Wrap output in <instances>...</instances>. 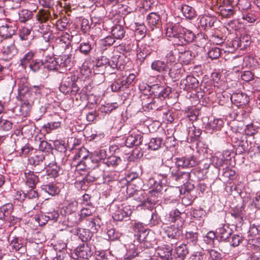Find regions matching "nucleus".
Listing matches in <instances>:
<instances>
[{"label": "nucleus", "instance_id": "052dcab7", "mask_svg": "<svg viewBox=\"0 0 260 260\" xmlns=\"http://www.w3.org/2000/svg\"><path fill=\"white\" fill-rule=\"evenodd\" d=\"M13 126V123L9 120L1 118L0 119V131L7 132L11 130Z\"/></svg>", "mask_w": 260, "mask_h": 260}, {"label": "nucleus", "instance_id": "7c9ffc66", "mask_svg": "<svg viewBox=\"0 0 260 260\" xmlns=\"http://www.w3.org/2000/svg\"><path fill=\"white\" fill-rule=\"evenodd\" d=\"M47 176L52 178H55L59 175L60 167L55 161H52L48 164L46 163V168Z\"/></svg>", "mask_w": 260, "mask_h": 260}, {"label": "nucleus", "instance_id": "393cba45", "mask_svg": "<svg viewBox=\"0 0 260 260\" xmlns=\"http://www.w3.org/2000/svg\"><path fill=\"white\" fill-rule=\"evenodd\" d=\"M16 31V26L10 23L0 26V36L4 39L11 38Z\"/></svg>", "mask_w": 260, "mask_h": 260}, {"label": "nucleus", "instance_id": "4d7b16f0", "mask_svg": "<svg viewBox=\"0 0 260 260\" xmlns=\"http://www.w3.org/2000/svg\"><path fill=\"white\" fill-rule=\"evenodd\" d=\"M162 144V139L160 138H153L148 143V148L152 150H158Z\"/></svg>", "mask_w": 260, "mask_h": 260}, {"label": "nucleus", "instance_id": "5701e85b", "mask_svg": "<svg viewBox=\"0 0 260 260\" xmlns=\"http://www.w3.org/2000/svg\"><path fill=\"white\" fill-rule=\"evenodd\" d=\"M231 100L237 107L245 105L249 102V98L246 94L243 92L234 93L231 95Z\"/></svg>", "mask_w": 260, "mask_h": 260}, {"label": "nucleus", "instance_id": "6e6552de", "mask_svg": "<svg viewBox=\"0 0 260 260\" xmlns=\"http://www.w3.org/2000/svg\"><path fill=\"white\" fill-rule=\"evenodd\" d=\"M232 0H222V5L218 7V12L224 18H231L236 15V8L231 5Z\"/></svg>", "mask_w": 260, "mask_h": 260}, {"label": "nucleus", "instance_id": "72a5a7b5", "mask_svg": "<svg viewBox=\"0 0 260 260\" xmlns=\"http://www.w3.org/2000/svg\"><path fill=\"white\" fill-rule=\"evenodd\" d=\"M35 52L31 50L25 53L20 60V66L23 68L26 69L29 67V64L35 59Z\"/></svg>", "mask_w": 260, "mask_h": 260}, {"label": "nucleus", "instance_id": "1a4fd4ad", "mask_svg": "<svg viewBox=\"0 0 260 260\" xmlns=\"http://www.w3.org/2000/svg\"><path fill=\"white\" fill-rule=\"evenodd\" d=\"M199 86L198 80L193 76L187 75L185 78L181 79L180 83V88L187 92H190Z\"/></svg>", "mask_w": 260, "mask_h": 260}, {"label": "nucleus", "instance_id": "37998d69", "mask_svg": "<svg viewBox=\"0 0 260 260\" xmlns=\"http://www.w3.org/2000/svg\"><path fill=\"white\" fill-rule=\"evenodd\" d=\"M93 45L89 41L81 42L78 47L76 51H79L81 54L89 55L92 50Z\"/></svg>", "mask_w": 260, "mask_h": 260}, {"label": "nucleus", "instance_id": "aec40b11", "mask_svg": "<svg viewBox=\"0 0 260 260\" xmlns=\"http://www.w3.org/2000/svg\"><path fill=\"white\" fill-rule=\"evenodd\" d=\"M224 124L223 121L221 119L210 120L205 126L207 133L213 134L220 131Z\"/></svg>", "mask_w": 260, "mask_h": 260}, {"label": "nucleus", "instance_id": "dca6fc26", "mask_svg": "<svg viewBox=\"0 0 260 260\" xmlns=\"http://www.w3.org/2000/svg\"><path fill=\"white\" fill-rule=\"evenodd\" d=\"M75 254L79 258L88 259L93 254L91 247L89 244H82L79 245L75 250Z\"/></svg>", "mask_w": 260, "mask_h": 260}, {"label": "nucleus", "instance_id": "f03ea898", "mask_svg": "<svg viewBox=\"0 0 260 260\" xmlns=\"http://www.w3.org/2000/svg\"><path fill=\"white\" fill-rule=\"evenodd\" d=\"M150 87L146 84L139 85L142 94L140 96L142 109L144 111L149 112L151 110H161L165 106V102L160 101V99L150 96Z\"/></svg>", "mask_w": 260, "mask_h": 260}, {"label": "nucleus", "instance_id": "6ab92c4d", "mask_svg": "<svg viewBox=\"0 0 260 260\" xmlns=\"http://www.w3.org/2000/svg\"><path fill=\"white\" fill-rule=\"evenodd\" d=\"M245 132L246 135L253 137L255 144L260 143V127L258 125L253 123L248 124L246 126Z\"/></svg>", "mask_w": 260, "mask_h": 260}, {"label": "nucleus", "instance_id": "a18cd8bd", "mask_svg": "<svg viewBox=\"0 0 260 260\" xmlns=\"http://www.w3.org/2000/svg\"><path fill=\"white\" fill-rule=\"evenodd\" d=\"M175 252L178 260H183L189 252L187 245L182 244L177 246L176 248Z\"/></svg>", "mask_w": 260, "mask_h": 260}, {"label": "nucleus", "instance_id": "b1692460", "mask_svg": "<svg viewBox=\"0 0 260 260\" xmlns=\"http://www.w3.org/2000/svg\"><path fill=\"white\" fill-rule=\"evenodd\" d=\"M107 156V151L105 149H100L91 154L90 160L95 164V166L98 167L101 163L104 164V160Z\"/></svg>", "mask_w": 260, "mask_h": 260}, {"label": "nucleus", "instance_id": "423d86ee", "mask_svg": "<svg viewBox=\"0 0 260 260\" xmlns=\"http://www.w3.org/2000/svg\"><path fill=\"white\" fill-rule=\"evenodd\" d=\"M49 16L50 13L48 10H39L36 16L37 22L34 25V29L41 34H45L47 26L44 23L48 20Z\"/></svg>", "mask_w": 260, "mask_h": 260}, {"label": "nucleus", "instance_id": "864d4df0", "mask_svg": "<svg viewBox=\"0 0 260 260\" xmlns=\"http://www.w3.org/2000/svg\"><path fill=\"white\" fill-rule=\"evenodd\" d=\"M201 134V129L194 126V125H192L188 127V135L189 137H191V140H192L194 141L198 140Z\"/></svg>", "mask_w": 260, "mask_h": 260}, {"label": "nucleus", "instance_id": "c9c22d12", "mask_svg": "<svg viewBox=\"0 0 260 260\" xmlns=\"http://www.w3.org/2000/svg\"><path fill=\"white\" fill-rule=\"evenodd\" d=\"M13 210L11 204H7L0 208V220L5 221L8 219Z\"/></svg>", "mask_w": 260, "mask_h": 260}, {"label": "nucleus", "instance_id": "a19ab883", "mask_svg": "<svg viewBox=\"0 0 260 260\" xmlns=\"http://www.w3.org/2000/svg\"><path fill=\"white\" fill-rule=\"evenodd\" d=\"M111 34L116 39L121 40L125 36V30L124 27L121 25H115L111 28Z\"/></svg>", "mask_w": 260, "mask_h": 260}, {"label": "nucleus", "instance_id": "a878e982", "mask_svg": "<svg viewBox=\"0 0 260 260\" xmlns=\"http://www.w3.org/2000/svg\"><path fill=\"white\" fill-rule=\"evenodd\" d=\"M68 50H64V52H62V54L59 55V56L57 57L60 68H66L71 66L73 57L72 54L68 53Z\"/></svg>", "mask_w": 260, "mask_h": 260}, {"label": "nucleus", "instance_id": "2f4dec72", "mask_svg": "<svg viewBox=\"0 0 260 260\" xmlns=\"http://www.w3.org/2000/svg\"><path fill=\"white\" fill-rule=\"evenodd\" d=\"M216 21V18L215 17L205 15L200 18V25L204 29H208L213 26Z\"/></svg>", "mask_w": 260, "mask_h": 260}, {"label": "nucleus", "instance_id": "4c0bfd02", "mask_svg": "<svg viewBox=\"0 0 260 260\" xmlns=\"http://www.w3.org/2000/svg\"><path fill=\"white\" fill-rule=\"evenodd\" d=\"M147 20L150 27H158L161 24L160 15L157 13H149L147 17Z\"/></svg>", "mask_w": 260, "mask_h": 260}, {"label": "nucleus", "instance_id": "58836bf2", "mask_svg": "<svg viewBox=\"0 0 260 260\" xmlns=\"http://www.w3.org/2000/svg\"><path fill=\"white\" fill-rule=\"evenodd\" d=\"M122 162V159L119 156L115 155H111L107 156L106 158L104 160V164L108 167L115 168L119 165Z\"/></svg>", "mask_w": 260, "mask_h": 260}, {"label": "nucleus", "instance_id": "9d476101", "mask_svg": "<svg viewBox=\"0 0 260 260\" xmlns=\"http://www.w3.org/2000/svg\"><path fill=\"white\" fill-rule=\"evenodd\" d=\"M175 165L178 168L193 167L197 165L199 160L194 156H189L175 158Z\"/></svg>", "mask_w": 260, "mask_h": 260}, {"label": "nucleus", "instance_id": "0eeeda50", "mask_svg": "<svg viewBox=\"0 0 260 260\" xmlns=\"http://www.w3.org/2000/svg\"><path fill=\"white\" fill-rule=\"evenodd\" d=\"M138 242V241H134V243L130 244L128 245L126 254V258L131 259L139 254H140L141 256H142L144 253H148L149 250L148 249H145L144 250H142L145 244L143 242H140L139 244H137Z\"/></svg>", "mask_w": 260, "mask_h": 260}, {"label": "nucleus", "instance_id": "473e14b6", "mask_svg": "<svg viewBox=\"0 0 260 260\" xmlns=\"http://www.w3.org/2000/svg\"><path fill=\"white\" fill-rule=\"evenodd\" d=\"M41 189L52 196L58 194L60 191V189L57 186L56 184L52 182L43 184L41 185Z\"/></svg>", "mask_w": 260, "mask_h": 260}, {"label": "nucleus", "instance_id": "ddd939ff", "mask_svg": "<svg viewBox=\"0 0 260 260\" xmlns=\"http://www.w3.org/2000/svg\"><path fill=\"white\" fill-rule=\"evenodd\" d=\"M175 168L170 167L166 165H161L160 167L159 171L161 173V175L162 176V179L161 180H159L158 182L154 181V179L150 180V181L154 182L153 188L157 191H161L162 189L163 184L167 183L166 176L168 173L171 172L173 169Z\"/></svg>", "mask_w": 260, "mask_h": 260}, {"label": "nucleus", "instance_id": "bf43d9fd", "mask_svg": "<svg viewBox=\"0 0 260 260\" xmlns=\"http://www.w3.org/2000/svg\"><path fill=\"white\" fill-rule=\"evenodd\" d=\"M245 39V37H243L240 40L239 39L237 38L235 40H233L227 44V45H228L229 47L231 48L230 50H229L228 51H231L235 50V49L238 48L242 46V43L244 42V40Z\"/></svg>", "mask_w": 260, "mask_h": 260}, {"label": "nucleus", "instance_id": "c03bdc74", "mask_svg": "<svg viewBox=\"0 0 260 260\" xmlns=\"http://www.w3.org/2000/svg\"><path fill=\"white\" fill-rule=\"evenodd\" d=\"M78 208V203L76 201L72 202L68 204V205L64 207V211L65 214L70 215V216L68 217V220H70V222L71 223V220H74L72 219V214L75 213L77 211Z\"/></svg>", "mask_w": 260, "mask_h": 260}, {"label": "nucleus", "instance_id": "f8f14e48", "mask_svg": "<svg viewBox=\"0 0 260 260\" xmlns=\"http://www.w3.org/2000/svg\"><path fill=\"white\" fill-rule=\"evenodd\" d=\"M26 240L20 237L13 236L10 242V246L13 251H18L20 253L26 251Z\"/></svg>", "mask_w": 260, "mask_h": 260}, {"label": "nucleus", "instance_id": "20e7f679", "mask_svg": "<svg viewBox=\"0 0 260 260\" xmlns=\"http://www.w3.org/2000/svg\"><path fill=\"white\" fill-rule=\"evenodd\" d=\"M109 210L114 220L117 221H121L128 217L133 212L130 206L116 203H113L110 205Z\"/></svg>", "mask_w": 260, "mask_h": 260}, {"label": "nucleus", "instance_id": "f3484780", "mask_svg": "<svg viewBox=\"0 0 260 260\" xmlns=\"http://www.w3.org/2000/svg\"><path fill=\"white\" fill-rule=\"evenodd\" d=\"M72 38V36L70 35L69 33L62 32L56 39L57 45L56 48L57 49L61 47L64 51L70 50L71 49Z\"/></svg>", "mask_w": 260, "mask_h": 260}, {"label": "nucleus", "instance_id": "39448f33", "mask_svg": "<svg viewBox=\"0 0 260 260\" xmlns=\"http://www.w3.org/2000/svg\"><path fill=\"white\" fill-rule=\"evenodd\" d=\"M46 156L42 152H36L28 157V165L32 166L36 173H40L46 168Z\"/></svg>", "mask_w": 260, "mask_h": 260}, {"label": "nucleus", "instance_id": "680f3d73", "mask_svg": "<svg viewBox=\"0 0 260 260\" xmlns=\"http://www.w3.org/2000/svg\"><path fill=\"white\" fill-rule=\"evenodd\" d=\"M69 23V19L66 17H63L56 21L55 25L57 30L62 31L67 28Z\"/></svg>", "mask_w": 260, "mask_h": 260}, {"label": "nucleus", "instance_id": "79ce46f5", "mask_svg": "<svg viewBox=\"0 0 260 260\" xmlns=\"http://www.w3.org/2000/svg\"><path fill=\"white\" fill-rule=\"evenodd\" d=\"M198 234L196 232H187L185 236V240L187 246H196L198 245Z\"/></svg>", "mask_w": 260, "mask_h": 260}, {"label": "nucleus", "instance_id": "cd10ccee", "mask_svg": "<svg viewBox=\"0 0 260 260\" xmlns=\"http://www.w3.org/2000/svg\"><path fill=\"white\" fill-rule=\"evenodd\" d=\"M25 183L28 187H36L37 184L39 182L38 176L33 171H29L24 172Z\"/></svg>", "mask_w": 260, "mask_h": 260}, {"label": "nucleus", "instance_id": "49530a36", "mask_svg": "<svg viewBox=\"0 0 260 260\" xmlns=\"http://www.w3.org/2000/svg\"><path fill=\"white\" fill-rule=\"evenodd\" d=\"M77 235L83 242H87L92 236V233L89 230L85 229L78 230Z\"/></svg>", "mask_w": 260, "mask_h": 260}, {"label": "nucleus", "instance_id": "13d9d810", "mask_svg": "<svg viewBox=\"0 0 260 260\" xmlns=\"http://www.w3.org/2000/svg\"><path fill=\"white\" fill-rule=\"evenodd\" d=\"M19 36L21 40H27L29 38L33 39V36L31 35V29L22 27L19 30Z\"/></svg>", "mask_w": 260, "mask_h": 260}, {"label": "nucleus", "instance_id": "774afa93", "mask_svg": "<svg viewBox=\"0 0 260 260\" xmlns=\"http://www.w3.org/2000/svg\"><path fill=\"white\" fill-rule=\"evenodd\" d=\"M171 91V88L170 87L168 86L164 88L159 92L158 96L155 97V98H159L160 99V101L164 102L163 100L169 96Z\"/></svg>", "mask_w": 260, "mask_h": 260}, {"label": "nucleus", "instance_id": "de8ad7c7", "mask_svg": "<svg viewBox=\"0 0 260 260\" xmlns=\"http://www.w3.org/2000/svg\"><path fill=\"white\" fill-rule=\"evenodd\" d=\"M181 11L184 16L189 19H192L196 16V12L194 9L188 5H182Z\"/></svg>", "mask_w": 260, "mask_h": 260}, {"label": "nucleus", "instance_id": "0e129e2a", "mask_svg": "<svg viewBox=\"0 0 260 260\" xmlns=\"http://www.w3.org/2000/svg\"><path fill=\"white\" fill-rule=\"evenodd\" d=\"M60 126V122L53 121L49 122L44 124L43 129L47 133H50L52 131L56 129Z\"/></svg>", "mask_w": 260, "mask_h": 260}, {"label": "nucleus", "instance_id": "5fc2aeb1", "mask_svg": "<svg viewBox=\"0 0 260 260\" xmlns=\"http://www.w3.org/2000/svg\"><path fill=\"white\" fill-rule=\"evenodd\" d=\"M113 92H117L125 89V84L122 78H118L114 81L110 85Z\"/></svg>", "mask_w": 260, "mask_h": 260}, {"label": "nucleus", "instance_id": "ea45409f", "mask_svg": "<svg viewBox=\"0 0 260 260\" xmlns=\"http://www.w3.org/2000/svg\"><path fill=\"white\" fill-rule=\"evenodd\" d=\"M44 68L49 70H57L60 68L57 58L49 57L44 62Z\"/></svg>", "mask_w": 260, "mask_h": 260}, {"label": "nucleus", "instance_id": "a211bd4d", "mask_svg": "<svg viewBox=\"0 0 260 260\" xmlns=\"http://www.w3.org/2000/svg\"><path fill=\"white\" fill-rule=\"evenodd\" d=\"M180 168H175L171 171V178L180 183H185L188 181L190 177V173L188 172L181 171Z\"/></svg>", "mask_w": 260, "mask_h": 260}, {"label": "nucleus", "instance_id": "9b49d317", "mask_svg": "<svg viewBox=\"0 0 260 260\" xmlns=\"http://www.w3.org/2000/svg\"><path fill=\"white\" fill-rule=\"evenodd\" d=\"M185 214L181 212L177 209L171 211L169 214H166L165 220L167 223L177 222L178 226H182L184 222Z\"/></svg>", "mask_w": 260, "mask_h": 260}, {"label": "nucleus", "instance_id": "bb28decb", "mask_svg": "<svg viewBox=\"0 0 260 260\" xmlns=\"http://www.w3.org/2000/svg\"><path fill=\"white\" fill-rule=\"evenodd\" d=\"M94 208L92 206H89L87 207H83L80 211V214H79V218L75 220H71V223L79 222L88 217H92V214L94 212Z\"/></svg>", "mask_w": 260, "mask_h": 260}, {"label": "nucleus", "instance_id": "f704fd0d", "mask_svg": "<svg viewBox=\"0 0 260 260\" xmlns=\"http://www.w3.org/2000/svg\"><path fill=\"white\" fill-rule=\"evenodd\" d=\"M174 225L168 227L166 232L168 238L171 239L178 240L182 234V231L179 228Z\"/></svg>", "mask_w": 260, "mask_h": 260}, {"label": "nucleus", "instance_id": "8fccbe9b", "mask_svg": "<svg viewBox=\"0 0 260 260\" xmlns=\"http://www.w3.org/2000/svg\"><path fill=\"white\" fill-rule=\"evenodd\" d=\"M212 165L216 168L222 167L226 161L220 153H217L211 158Z\"/></svg>", "mask_w": 260, "mask_h": 260}, {"label": "nucleus", "instance_id": "6e6d98bb", "mask_svg": "<svg viewBox=\"0 0 260 260\" xmlns=\"http://www.w3.org/2000/svg\"><path fill=\"white\" fill-rule=\"evenodd\" d=\"M28 67L32 71L37 72L44 68V62L40 59H35Z\"/></svg>", "mask_w": 260, "mask_h": 260}, {"label": "nucleus", "instance_id": "7ed1b4c3", "mask_svg": "<svg viewBox=\"0 0 260 260\" xmlns=\"http://www.w3.org/2000/svg\"><path fill=\"white\" fill-rule=\"evenodd\" d=\"M77 80L78 78L74 75H65L59 86L60 91L65 94H76L79 91V87L76 84Z\"/></svg>", "mask_w": 260, "mask_h": 260}, {"label": "nucleus", "instance_id": "4468645a", "mask_svg": "<svg viewBox=\"0 0 260 260\" xmlns=\"http://www.w3.org/2000/svg\"><path fill=\"white\" fill-rule=\"evenodd\" d=\"M231 216L235 219L234 223L236 227H240L244 221V208L242 206H237L232 208L230 212Z\"/></svg>", "mask_w": 260, "mask_h": 260}, {"label": "nucleus", "instance_id": "e2e57ef3", "mask_svg": "<svg viewBox=\"0 0 260 260\" xmlns=\"http://www.w3.org/2000/svg\"><path fill=\"white\" fill-rule=\"evenodd\" d=\"M179 58L183 63L189 64L192 58V52L189 50L184 51L180 53Z\"/></svg>", "mask_w": 260, "mask_h": 260}, {"label": "nucleus", "instance_id": "2eb2a0df", "mask_svg": "<svg viewBox=\"0 0 260 260\" xmlns=\"http://www.w3.org/2000/svg\"><path fill=\"white\" fill-rule=\"evenodd\" d=\"M122 56L116 55L113 56L110 59L108 58V62H107V67L108 73L110 74H113L115 73V72L110 73V69H112L113 70H121L123 69L124 66L122 63Z\"/></svg>", "mask_w": 260, "mask_h": 260}, {"label": "nucleus", "instance_id": "c756f323", "mask_svg": "<svg viewBox=\"0 0 260 260\" xmlns=\"http://www.w3.org/2000/svg\"><path fill=\"white\" fill-rule=\"evenodd\" d=\"M17 53V49L13 43L4 47L2 50V53L6 60L12 59Z\"/></svg>", "mask_w": 260, "mask_h": 260}, {"label": "nucleus", "instance_id": "c85d7f7f", "mask_svg": "<svg viewBox=\"0 0 260 260\" xmlns=\"http://www.w3.org/2000/svg\"><path fill=\"white\" fill-rule=\"evenodd\" d=\"M170 64H168L165 61L160 60H155L153 61L151 64L152 70L159 73L166 74L169 70Z\"/></svg>", "mask_w": 260, "mask_h": 260}, {"label": "nucleus", "instance_id": "338daca9", "mask_svg": "<svg viewBox=\"0 0 260 260\" xmlns=\"http://www.w3.org/2000/svg\"><path fill=\"white\" fill-rule=\"evenodd\" d=\"M249 233L251 236L260 237V223L255 222L251 224L249 228Z\"/></svg>", "mask_w": 260, "mask_h": 260}, {"label": "nucleus", "instance_id": "412c9836", "mask_svg": "<svg viewBox=\"0 0 260 260\" xmlns=\"http://www.w3.org/2000/svg\"><path fill=\"white\" fill-rule=\"evenodd\" d=\"M216 232L217 239L225 241L232 235L233 230L229 224H225L217 228Z\"/></svg>", "mask_w": 260, "mask_h": 260}, {"label": "nucleus", "instance_id": "69168bd1", "mask_svg": "<svg viewBox=\"0 0 260 260\" xmlns=\"http://www.w3.org/2000/svg\"><path fill=\"white\" fill-rule=\"evenodd\" d=\"M30 189L26 191V192H23V196L25 198L28 199H36L39 197L38 192L35 190L36 187H29Z\"/></svg>", "mask_w": 260, "mask_h": 260}, {"label": "nucleus", "instance_id": "09e8293b", "mask_svg": "<svg viewBox=\"0 0 260 260\" xmlns=\"http://www.w3.org/2000/svg\"><path fill=\"white\" fill-rule=\"evenodd\" d=\"M156 254L161 258L168 260L171 256V249L170 247H158L156 250Z\"/></svg>", "mask_w": 260, "mask_h": 260}, {"label": "nucleus", "instance_id": "3c124183", "mask_svg": "<svg viewBox=\"0 0 260 260\" xmlns=\"http://www.w3.org/2000/svg\"><path fill=\"white\" fill-rule=\"evenodd\" d=\"M184 70L182 69L176 68L175 67H171V64L169 66V70L167 73L169 76L174 81L177 80L180 77H182L181 74Z\"/></svg>", "mask_w": 260, "mask_h": 260}, {"label": "nucleus", "instance_id": "603ef678", "mask_svg": "<svg viewBox=\"0 0 260 260\" xmlns=\"http://www.w3.org/2000/svg\"><path fill=\"white\" fill-rule=\"evenodd\" d=\"M33 13L28 10H22L18 13L19 20L22 23H25L32 18Z\"/></svg>", "mask_w": 260, "mask_h": 260}, {"label": "nucleus", "instance_id": "4be33fe9", "mask_svg": "<svg viewBox=\"0 0 260 260\" xmlns=\"http://www.w3.org/2000/svg\"><path fill=\"white\" fill-rule=\"evenodd\" d=\"M143 138V134L133 133L127 137L125 141V145L128 147L138 146L141 144Z\"/></svg>", "mask_w": 260, "mask_h": 260}, {"label": "nucleus", "instance_id": "f257e3e1", "mask_svg": "<svg viewBox=\"0 0 260 260\" xmlns=\"http://www.w3.org/2000/svg\"><path fill=\"white\" fill-rule=\"evenodd\" d=\"M166 37L174 45L182 46L191 43L196 38L194 33L178 23L169 24L166 28Z\"/></svg>", "mask_w": 260, "mask_h": 260}, {"label": "nucleus", "instance_id": "e433bc0d", "mask_svg": "<svg viewBox=\"0 0 260 260\" xmlns=\"http://www.w3.org/2000/svg\"><path fill=\"white\" fill-rule=\"evenodd\" d=\"M134 198L135 200L140 202V205L145 206L147 203H151L147 194L144 190L137 191L134 194Z\"/></svg>", "mask_w": 260, "mask_h": 260}]
</instances>
